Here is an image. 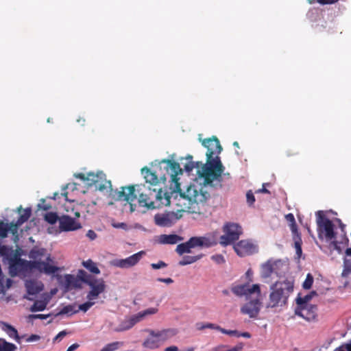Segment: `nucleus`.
<instances>
[{
  "label": "nucleus",
  "mask_w": 351,
  "mask_h": 351,
  "mask_svg": "<svg viewBox=\"0 0 351 351\" xmlns=\"http://www.w3.org/2000/svg\"><path fill=\"white\" fill-rule=\"evenodd\" d=\"M165 165L164 169L165 173H160V180L166 181L167 176L170 178V192H165L162 201V206H172L177 212H183L190 209L194 204L204 203L210 194L202 189L198 191L195 185H189L186 191H182L179 182L178 175L182 173V170L178 162L171 160L164 159L160 165ZM162 169V166L160 167Z\"/></svg>",
  "instance_id": "nucleus-1"
},
{
  "label": "nucleus",
  "mask_w": 351,
  "mask_h": 351,
  "mask_svg": "<svg viewBox=\"0 0 351 351\" xmlns=\"http://www.w3.org/2000/svg\"><path fill=\"white\" fill-rule=\"evenodd\" d=\"M200 141L202 145L207 149L206 154L207 160L206 163L202 166V170L198 171V173L201 178H204V184L213 186L215 180L221 182V174L225 169L220 158L217 156L213 158L214 154L221 153L222 147L219 139L215 136L203 140L200 139Z\"/></svg>",
  "instance_id": "nucleus-2"
},
{
  "label": "nucleus",
  "mask_w": 351,
  "mask_h": 351,
  "mask_svg": "<svg viewBox=\"0 0 351 351\" xmlns=\"http://www.w3.org/2000/svg\"><path fill=\"white\" fill-rule=\"evenodd\" d=\"M136 191L139 195L138 202L140 206L150 209L159 208L162 206L163 197L165 192L161 189H146L145 186H137ZM117 197L119 201L128 202L132 209V202L137 199L136 189L134 185L128 187H122L121 191H117Z\"/></svg>",
  "instance_id": "nucleus-3"
},
{
  "label": "nucleus",
  "mask_w": 351,
  "mask_h": 351,
  "mask_svg": "<svg viewBox=\"0 0 351 351\" xmlns=\"http://www.w3.org/2000/svg\"><path fill=\"white\" fill-rule=\"evenodd\" d=\"M234 294L238 296H245L247 299L252 295L255 298L250 300L241 307V313L243 315H247L250 318L256 319L261 308V289L257 284L250 285L244 284L235 286L232 288Z\"/></svg>",
  "instance_id": "nucleus-4"
},
{
  "label": "nucleus",
  "mask_w": 351,
  "mask_h": 351,
  "mask_svg": "<svg viewBox=\"0 0 351 351\" xmlns=\"http://www.w3.org/2000/svg\"><path fill=\"white\" fill-rule=\"evenodd\" d=\"M10 271L12 276L21 272L38 270L45 274H53L60 271V267L51 265L49 263L38 261H27L14 254L9 258Z\"/></svg>",
  "instance_id": "nucleus-5"
},
{
  "label": "nucleus",
  "mask_w": 351,
  "mask_h": 351,
  "mask_svg": "<svg viewBox=\"0 0 351 351\" xmlns=\"http://www.w3.org/2000/svg\"><path fill=\"white\" fill-rule=\"evenodd\" d=\"M269 300L267 308H274L285 305L290 294L293 291V282L289 280L278 281L273 284L271 287Z\"/></svg>",
  "instance_id": "nucleus-6"
},
{
  "label": "nucleus",
  "mask_w": 351,
  "mask_h": 351,
  "mask_svg": "<svg viewBox=\"0 0 351 351\" xmlns=\"http://www.w3.org/2000/svg\"><path fill=\"white\" fill-rule=\"evenodd\" d=\"M74 176L83 181L86 186L95 187V190L101 192L112 191L111 182L107 180L106 174L102 171L88 172L86 174L77 173H75Z\"/></svg>",
  "instance_id": "nucleus-7"
},
{
  "label": "nucleus",
  "mask_w": 351,
  "mask_h": 351,
  "mask_svg": "<svg viewBox=\"0 0 351 351\" xmlns=\"http://www.w3.org/2000/svg\"><path fill=\"white\" fill-rule=\"evenodd\" d=\"M316 222L318 237L320 239L331 241L336 239L335 226L332 221L326 217L323 211L319 210L316 213Z\"/></svg>",
  "instance_id": "nucleus-8"
},
{
  "label": "nucleus",
  "mask_w": 351,
  "mask_h": 351,
  "mask_svg": "<svg viewBox=\"0 0 351 351\" xmlns=\"http://www.w3.org/2000/svg\"><path fill=\"white\" fill-rule=\"evenodd\" d=\"M224 234L219 238V243L222 246H227L234 243L243 234L242 227L237 223L227 222L223 226Z\"/></svg>",
  "instance_id": "nucleus-9"
},
{
  "label": "nucleus",
  "mask_w": 351,
  "mask_h": 351,
  "mask_svg": "<svg viewBox=\"0 0 351 351\" xmlns=\"http://www.w3.org/2000/svg\"><path fill=\"white\" fill-rule=\"evenodd\" d=\"M234 250L241 257L252 255L258 252V246L249 240H241L234 245Z\"/></svg>",
  "instance_id": "nucleus-10"
},
{
  "label": "nucleus",
  "mask_w": 351,
  "mask_h": 351,
  "mask_svg": "<svg viewBox=\"0 0 351 351\" xmlns=\"http://www.w3.org/2000/svg\"><path fill=\"white\" fill-rule=\"evenodd\" d=\"M91 288L90 291L88 293L86 298L88 300H93L98 298V296L104 293L106 289V284L102 278H95L90 282L88 285Z\"/></svg>",
  "instance_id": "nucleus-11"
},
{
  "label": "nucleus",
  "mask_w": 351,
  "mask_h": 351,
  "mask_svg": "<svg viewBox=\"0 0 351 351\" xmlns=\"http://www.w3.org/2000/svg\"><path fill=\"white\" fill-rule=\"evenodd\" d=\"M143 251L137 252L124 259H117L113 261L112 265L120 268H129L136 265L142 258Z\"/></svg>",
  "instance_id": "nucleus-12"
},
{
  "label": "nucleus",
  "mask_w": 351,
  "mask_h": 351,
  "mask_svg": "<svg viewBox=\"0 0 351 351\" xmlns=\"http://www.w3.org/2000/svg\"><path fill=\"white\" fill-rule=\"evenodd\" d=\"M317 306L315 305L297 306L295 309V314L310 322L316 317Z\"/></svg>",
  "instance_id": "nucleus-13"
},
{
  "label": "nucleus",
  "mask_w": 351,
  "mask_h": 351,
  "mask_svg": "<svg viewBox=\"0 0 351 351\" xmlns=\"http://www.w3.org/2000/svg\"><path fill=\"white\" fill-rule=\"evenodd\" d=\"M192 248L209 247L215 245L217 242L214 237H193L189 239Z\"/></svg>",
  "instance_id": "nucleus-14"
},
{
  "label": "nucleus",
  "mask_w": 351,
  "mask_h": 351,
  "mask_svg": "<svg viewBox=\"0 0 351 351\" xmlns=\"http://www.w3.org/2000/svg\"><path fill=\"white\" fill-rule=\"evenodd\" d=\"M59 228L62 231H73L81 228L79 222L68 215H62L59 219Z\"/></svg>",
  "instance_id": "nucleus-15"
},
{
  "label": "nucleus",
  "mask_w": 351,
  "mask_h": 351,
  "mask_svg": "<svg viewBox=\"0 0 351 351\" xmlns=\"http://www.w3.org/2000/svg\"><path fill=\"white\" fill-rule=\"evenodd\" d=\"M25 288L29 295H36L43 290L44 285L42 282L35 280H27Z\"/></svg>",
  "instance_id": "nucleus-16"
},
{
  "label": "nucleus",
  "mask_w": 351,
  "mask_h": 351,
  "mask_svg": "<svg viewBox=\"0 0 351 351\" xmlns=\"http://www.w3.org/2000/svg\"><path fill=\"white\" fill-rule=\"evenodd\" d=\"M62 284L64 287L66 291H69L72 289L81 288V284L77 277L72 274H66L64 276V282Z\"/></svg>",
  "instance_id": "nucleus-17"
},
{
  "label": "nucleus",
  "mask_w": 351,
  "mask_h": 351,
  "mask_svg": "<svg viewBox=\"0 0 351 351\" xmlns=\"http://www.w3.org/2000/svg\"><path fill=\"white\" fill-rule=\"evenodd\" d=\"M174 215V213L172 214H158L154 217L155 223L156 225L163 227H169L171 226L173 223L172 219V215Z\"/></svg>",
  "instance_id": "nucleus-18"
},
{
  "label": "nucleus",
  "mask_w": 351,
  "mask_h": 351,
  "mask_svg": "<svg viewBox=\"0 0 351 351\" xmlns=\"http://www.w3.org/2000/svg\"><path fill=\"white\" fill-rule=\"evenodd\" d=\"M141 173L145 179L147 183H149L152 186H156L159 183L160 179L156 172L152 171L148 167H144L141 169Z\"/></svg>",
  "instance_id": "nucleus-19"
},
{
  "label": "nucleus",
  "mask_w": 351,
  "mask_h": 351,
  "mask_svg": "<svg viewBox=\"0 0 351 351\" xmlns=\"http://www.w3.org/2000/svg\"><path fill=\"white\" fill-rule=\"evenodd\" d=\"M183 238L179 235L172 234H161L158 237V242L160 244H176L182 241Z\"/></svg>",
  "instance_id": "nucleus-20"
},
{
  "label": "nucleus",
  "mask_w": 351,
  "mask_h": 351,
  "mask_svg": "<svg viewBox=\"0 0 351 351\" xmlns=\"http://www.w3.org/2000/svg\"><path fill=\"white\" fill-rule=\"evenodd\" d=\"M2 330L10 337L14 339L17 343H21V337L19 336L17 330L7 322L1 323Z\"/></svg>",
  "instance_id": "nucleus-21"
},
{
  "label": "nucleus",
  "mask_w": 351,
  "mask_h": 351,
  "mask_svg": "<svg viewBox=\"0 0 351 351\" xmlns=\"http://www.w3.org/2000/svg\"><path fill=\"white\" fill-rule=\"evenodd\" d=\"M149 336L145 340L143 346L149 349H156L158 348L160 343L155 335V331L149 330Z\"/></svg>",
  "instance_id": "nucleus-22"
},
{
  "label": "nucleus",
  "mask_w": 351,
  "mask_h": 351,
  "mask_svg": "<svg viewBox=\"0 0 351 351\" xmlns=\"http://www.w3.org/2000/svg\"><path fill=\"white\" fill-rule=\"evenodd\" d=\"M18 212L20 213V216L16 220V222H18V224H21L22 226L29 219L32 214V210L30 208L23 209L21 206L18 208Z\"/></svg>",
  "instance_id": "nucleus-23"
},
{
  "label": "nucleus",
  "mask_w": 351,
  "mask_h": 351,
  "mask_svg": "<svg viewBox=\"0 0 351 351\" xmlns=\"http://www.w3.org/2000/svg\"><path fill=\"white\" fill-rule=\"evenodd\" d=\"M174 335V330L172 329H165L155 332V335L156 336L160 344L162 342L166 341L170 337L173 336Z\"/></svg>",
  "instance_id": "nucleus-24"
},
{
  "label": "nucleus",
  "mask_w": 351,
  "mask_h": 351,
  "mask_svg": "<svg viewBox=\"0 0 351 351\" xmlns=\"http://www.w3.org/2000/svg\"><path fill=\"white\" fill-rule=\"evenodd\" d=\"M293 239L294 241V247L295 248L296 254L298 258H300L302 254V241L300 232L293 233Z\"/></svg>",
  "instance_id": "nucleus-25"
},
{
  "label": "nucleus",
  "mask_w": 351,
  "mask_h": 351,
  "mask_svg": "<svg viewBox=\"0 0 351 351\" xmlns=\"http://www.w3.org/2000/svg\"><path fill=\"white\" fill-rule=\"evenodd\" d=\"M202 256V254H199L196 256H184L182 260L179 261L178 265L180 266H184L186 265L192 264L193 263H195L198 260L201 259Z\"/></svg>",
  "instance_id": "nucleus-26"
},
{
  "label": "nucleus",
  "mask_w": 351,
  "mask_h": 351,
  "mask_svg": "<svg viewBox=\"0 0 351 351\" xmlns=\"http://www.w3.org/2000/svg\"><path fill=\"white\" fill-rule=\"evenodd\" d=\"M191 246L189 241L185 243H180L177 245L176 252L180 255L182 256L186 253L191 252Z\"/></svg>",
  "instance_id": "nucleus-27"
},
{
  "label": "nucleus",
  "mask_w": 351,
  "mask_h": 351,
  "mask_svg": "<svg viewBox=\"0 0 351 351\" xmlns=\"http://www.w3.org/2000/svg\"><path fill=\"white\" fill-rule=\"evenodd\" d=\"M132 320L133 318L132 316L128 319H125L121 323L119 328L116 329V331L121 332L132 328L136 324L135 322H134Z\"/></svg>",
  "instance_id": "nucleus-28"
},
{
  "label": "nucleus",
  "mask_w": 351,
  "mask_h": 351,
  "mask_svg": "<svg viewBox=\"0 0 351 351\" xmlns=\"http://www.w3.org/2000/svg\"><path fill=\"white\" fill-rule=\"evenodd\" d=\"M77 278L78 279L79 282L82 281L86 285H88L90 282L95 279L94 277L87 274V272L83 269L78 270L77 274Z\"/></svg>",
  "instance_id": "nucleus-29"
},
{
  "label": "nucleus",
  "mask_w": 351,
  "mask_h": 351,
  "mask_svg": "<svg viewBox=\"0 0 351 351\" xmlns=\"http://www.w3.org/2000/svg\"><path fill=\"white\" fill-rule=\"evenodd\" d=\"M82 265L90 272L99 274H100V270L97 267L95 263H94L91 259H88L86 261L82 262Z\"/></svg>",
  "instance_id": "nucleus-30"
},
{
  "label": "nucleus",
  "mask_w": 351,
  "mask_h": 351,
  "mask_svg": "<svg viewBox=\"0 0 351 351\" xmlns=\"http://www.w3.org/2000/svg\"><path fill=\"white\" fill-rule=\"evenodd\" d=\"M75 304H69L67 306H64L59 313H58L56 316H58L60 315H72L78 313V310L75 309Z\"/></svg>",
  "instance_id": "nucleus-31"
},
{
  "label": "nucleus",
  "mask_w": 351,
  "mask_h": 351,
  "mask_svg": "<svg viewBox=\"0 0 351 351\" xmlns=\"http://www.w3.org/2000/svg\"><path fill=\"white\" fill-rule=\"evenodd\" d=\"M16 346L5 339L0 338V351H16Z\"/></svg>",
  "instance_id": "nucleus-32"
},
{
  "label": "nucleus",
  "mask_w": 351,
  "mask_h": 351,
  "mask_svg": "<svg viewBox=\"0 0 351 351\" xmlns=\"http://www.w3.org/2000/svg\"><path fill=\"white\" fill-rule=\"evenodd\" d=\"M287 221L289 223L290 229L293 233L299 232L298 230V226L295 220L294 215L292 213H289L285 215Z\"/></svg>",
  "instance_id": "nucleus-33"
},
{
  "label": "nucleus",
  "mask_w": 351,
  "mask_h": 351,
  "mask_svg": "<svg viewBox=\"0 0 351 351\" xmlns=\"http://www.w3.org/2000/svg\"><path fill=\"white\" fill-rule=\"evenodd\" d=\"M44 219L47 222L53 225L55 224L58 221H59L60 217L56 213L49 212L45 215Z\"/></svg>",
  "instance_id": "nucleus-34"
},
{
  "label": "nucleus",
  "mask_w": 351,
  "mask_h": 351,
  "mask_svg": "<svg viewBox=\"0 0 351 351\" xmlns=\"http://www.w3.org/2000/svg\"><path fill=\"white\" fill-rule=\"evenodd\" d=\"M351 274V260L345 258L343 260V269L341 273L343 278H347Z\"/></svg>",
  "instance_id": "nucleus-35"
},
{
  "label": "nucleus",
  "mask_w": 351,
  "mask_h": 351,
  "mask_svg": "<svg viewBox=\"0 0 351 351\" xmlns=\"http://www.w3.org/2000/svg\"><path fill=\"white\" fill-rule=\"evenodd\" d=\"M21 226V225L18 224V222L16 221H12L10 223H8V232H10L16 239H18L19 237L18 230Z\"/></svg>",
  "instance_id": "nucleus-36"
},
{
  "label": "nucleus",
  "mask_w": 351,
  "mask_h": 351,
  "mask_svg": "<svg viewBox=\"0 0 351 351\" xmlns=\"http://www.w3.org/2000/svg\"><path fill=\"white\" fill-rule=\"evenodd\" d=\"M312 299L311 294H307L304 297L298 296L296 298L297 306H309L308 302Z\"/></svg>",
  "instance_id": "nucleus-37"
},
{
  "label": "nucleus",
  "mask_w": 351,
  "mask_h": 351,
  "mask_svg": "<svg viewBox=\"0 0 351 351\" xmlns=\"http://www.w3.org/2000/svg\"><path fill=\"white\" fill-rule=\"evenodd\" d=\"M273 272V265L270 261H267L263 265L262 273L264 277H269Z\"/></svg>",
  "instance_id": "nucleus-38"
},
{
  "label": "nucleus",
  "mask_w": 351,
  "mask_h": 351,
  "mask_svg": "<svg viewBox=\"0 0 351 351\" xmlns=\"http://www.w3.org/2000/svg\"><path fill=\"white\" fill-rule=\"evenodd\" d=\"M47 304L43 301L37 300L31 306L30 311L32 312L42 311L46 308Z\"/></svg>",
  "instance_id": "nucleus-39"
},
{
  "label": "nucleus",
  "mask_w": 351,
  "mask_h": 351,
  "mask_svg": "<svg viewBox=\"0 0 351 351\" xmlns=\"http://www.w3.org/2000/svg\"><path fill=\"white\" fill-rule=\"evenodd\" d=\"M44 251L45 250L44 249H32L30 252H29V256L30 258L32 259H34V261H36L37 258L41 257L43 256L44 254Z\"/></svg>",
  "instance_id": "nucleus-40"
},
{
  "label": "nucleus",
  "mask_w": 351,
  "mask_h": 351,
  "mask_svg": "<svg viewBox=\"0 0 351 351\" xmlns=\"http://www.w3.org/2000/svg\"><path fill=\"white\" fill-rule=\"evenodd\" d=\"M192 156H189L186 158V160H189V161L184 165V169L187 172H191L196 166L197 167H198V162L195 165L194 162L192 161Z\"/></svg>",
  "instance_id": "nucleus-41"
},
{
  "label": "nucleus",
  "mask_w": 351,
  "mask_h": 351,
  "mask_svg": "<svg viewBox=\"0 0 351 351\" xmlns=\"http://www.w3.org/2000/svg\"><path fill=\"white\" fill-rule=\"evenodd\" d=\"M8 223H4L3 221H0V237L1 239H5L8 237Z\"/></svg>",
  "instance_id": "nucleus-42"
},
{
  "label": "nucleus",
  "mask_w": 351,
  "mask_h": 351,
  "mask_svg": "<svg viewBox=\"0 0 351 351\" xmlns=\"http://www.w3.org/2000/svg\"><path fill=\"white\" fill-rule=\"evenodd\" d=\"M313 283V277L311 274L306 275V278L303 282L302 287L304 289H310Z\"/></svg>",
  "instance_id": "nucleus-43"
},
{
  "label": "nucleus",
  "mask_w": 351,
  "mask_h": 351,
  "mask_svg": "<svg viewBox=\"0 0 351 351\" xmlns=\"http://www.w3.org/2000/svg\"><path fill=\"white\" fill-rule=\"evenodd\" d=\"M95 304V302H93V300H88V302H86L82 304H80L78 306V312L80 311H82L83 312H86L91 306H93Z\"/></svg>",
  "instance_id": "nucleus-44"
},
{
  "label": "nucleus",
  "mask_w": 351,
  "mask_h": 351,
  "mask_svg": "<svg viewBox=\"0 0 351 351\" xmlns=\"http://www.w3.org/2000/svg\"><path fill=\"white\" fill-rule=\"evenodd\" d=\"M119 342H113L107 344L104 346L101 351H114L118 349Z\"/></svg>",
  "instance_id": "nucleus-45"
},
{
  "label": "nucleus",
  "mask_w": 351,
  "mask_h": 351,
  "mask_svg": "<svg viewBox=\"0 0 351 351\" xmlns=\"http://www.w3.org/2000/svg\"><path fill=\"white\" fill-rule=\"evenodd\" d=\"M311 4L318 3L321 5L333 4L338 2L339 0H307Z\"/></svg>",
  "instance_id": "nucleus-46"
},
{
  "label": "nucleus",
  "mask_w": 351,
  "mask_h": 351,
  "mask_svg": "<svg viewBox=\"0 0 351 351\" xmlns=\"http://www.w3.org/2000/svg\"><path fill=\"white\" fill-rule=\"evenodd\" d=\"M132 317L133 318L132 321H134L135 324L140 322L141 321L143 320L145 318V314L143 311L138 312L135 315H133Z\"/></svg>",
  "instance_id": "nucleus-47"
},
{
  "label": "nucleus",
  "mask_w": 351,
  "mask_h": 351,
  "mask_svg": "<svg viewBox=\"0 0 351 351\" xmlns=\"http://www.w3.org/2000/svg\"><path fill=\"white\" fill-rule=\"evenodd\" d=\"M132 317L133 318L132 321H134L135 324L140 322L141 321L143 320L145 318V314L143 311L138 312L135 315H133Z\"/></svg>",
  "instance_id": "nucleus-48"
},
{
  "label": "nucleus",
  "mask_w": 351,
  "mask_h": 351,
  "mask_svg": "<svg viewBox=\"0 0 351 351\" xmlns=\"http://www.w3.org/2000/svg\"><path fill=\"white\" fill-rule=\"evenodd\" d=\"M221 332L230 336H236L239 337V331L237 330H227L221 328Z\"/></svg>",
  "instance_id": "nucleus-49"
},
{
  "label": "nucleus",
  "mask_w": 351,
  "mask_h": 351,
  "mask_svg": "<svg viewBox=\"0 0 351 351\" xmlns=\"http://www.w3.org/2000/svg\"><path fill=\"white\" fill-rule=\"evenodd\" d=\"M145 317L149 315H154L158 312V308L156 307H152L143 311Z\"/></svg>",
  "instance_id": "nucleus-50"
},
{
  "label": "nucleus",
  "mask_w": 351,
  "mask_h": 351,
  "mask_svg": "<svg viewBox=\"0 0 351 351\" xmlns=\"http://www.w3.org/2000/svg\"><path fill=\"white\" fill-rule=\"evenodd\" d=\"M246 199H247V202L248 203L249 205H252L254 203L255 197H254L253 193L251 191H249L247 192Z\"/></svg>",
  "instance_id": "nucleus-51"
},
{
  "label": "nucleus",
  "mask_w": 351,
  "mask_h": 351,
  "mask_svg": "<svg viewBox=\"0 0 351 351\" xmlns=\"http://www.w3.org/2000/svg\"><path fill=\"white\" fill-rule=\"evenodd\" d=\"M167 265L162 261H160L157 263H152L151 264V267L154 269H161L163 267H166Z\"/></svg>",
  "instance_id": "nucleus-52"
},
{
  "label": "nucleus",
  "mask_w": 351,
  "mask_h": 351,
  "mask_svg": "<svg viewBox=\"0 0 351 351\" xmlns=\"http://www.w3.org/2000/svg\"><path fill=\"white\" fill-rule=\"evenodd\" d=\"M51 315V314L44 315V314H32L29 315V317L30 319H45L47 317H49Z\"/></svg>",
  "instance_id": "nucleus-53"
},
{
  "label": "nucleus",
  "mask_w": 351,
  "mask_h": 351,
  "mask_svg": "<svg viewBox=\"0 0 351 351\" xmlns=\"http://www.w3.org/2000/svg\"><path fill=\"white\" fill-rule=\"evenodd\" d=\"M211 258L213 261H214L215 262H216L218 264H221L225 262L223 256L220 254L213 255L211 257Z\"/></svg>",
  "instance_id": "nucleus-54"
},
{
  "label": "nucleus",
  "mask_w": 351,
  "mask_h": 351,
  "mask_svg": "<svg viewBox=\"0 0 351 351\" xmlns=\"http://www.w3.org/2000/svg\"><path fill=\"white\" fill-rule=\"evenodd\" d=\"M206 328L217 330L219 332H221V326L216 325L215 324H212V323H206Z\"/></svg>",
  "instance_id": "nucleus-55"
},
{
  "label": "nucleus",
  "mask_w": 351,
  "mask_h": 351,
  "mask_svg": "<svg viewBox=\"0 0 351 351\" xmlns=\"http://www.w3.org/2000/svg\"><path fill=\"white\" fill-rule=\"evenodd\" d=\"M268 185H269V183H264L263 184V187L261 189L256 190L255 193H264L270 194L269 191L266 189V186H268Z\"/></svg>",
  "instance_id": "nucleus-56"
},
{
  "label": "nucleus",
  "mask_w": 351,
  "mask_h": 351,
  "mask_svg": "<svg viewBox=\"0 0 351 351\" xmlns=\"http://www.w3.org/2000/svg\"><path fill=\"white\" fill-rule=\"evenodd\" d=\"M86 236L91 240H94L96 239L97 237V234L95 232V231L92 230H89L87 233H86Z\"/></svg>",
  "instance_id": "nucleus-57"
},
{
  "label": "nucleus",
  "mask_w": 351,
  "mask_h": 351,
  "mask_svg": "<svg viewBox=\"0 0 351 351\" xmlns=\"http://www.w3.org/2000/svg\"><path fill=\"white\" fill-rule=\"evenodd\" d=\"M40 339V336L37 335H32L27 339V342L34 341Z\"/></svg>",
  "instance_id": "nucleus-58"
},
{
  "label": "nucleus",
  "mask_w": 351,
  "mask_h": 351,
  "mask_svg": "<svg viewBox=\"0 0 351 351\" xmlns=\"http://www.w3.org/2000/svg\"><path fill=\"white\" fill-rule=\"evenodd\" d=\"M66 335V332L63 330L60 332L54 338L53 341H56L57 340H60L62 338H63Z\"/></svg>",
  "instance_id": "nucleus-59"
},
{
  "label": "nucleus",
  "mask_w": 351,
  "mask_h": 351,
  "mask_svg": "<svg viewBox=\"0 0 351 351\" xmlns=\"http://www.w3.org/2000/svg\"><path fill=\"white\" fill-rule=\"evenodd\" d=\"M196 328L199 330H202L204 329H206V323H202V322H199V323H197L196 324Z\"/></svg>",
  "instance_id": "nucleus-60"
},
{
  "label": "nucleus",
  "mask_w": 351,
  "mask_h": 351,
  "mask_svg": "<svg viewBox=\"0 0 351 351\" xmlns=\"http://www.w3.org/2000/svg\"><path fill=\"white\" fill-rule=\"evenodd\" d=\"M113 226L117 228L125 229L127 228V224L125 223H118L113 224Z\"/></svg>",
  "instance_id": "nucleus-61"
},
{
  "label": "nucleus",
  "mask_w": 351,
  "mask_h": 351,
  "mask_svg": "<svg viewBox=\"0 0 351 351\" xmlns=\"http://www.w3.org/2000/svg\"><path fill=\"white\" fill-rule=\"evenodd\" d=\"M158 280L160 281V282L167 283V284H170V283H172L173 282V280L171 278H158Z\"/></svg>",
  "instance_id": "nucleus-62"
},
{
  "label": "nucleus",
  "mask_w": 351,
  "mask_h": 351,
  "mask_svg": "<svg viewBox=\"0 0 351 351\" xmlns=\"http://www.w3.org/2000/svg\"><path fill=\"white\" fill-rule=\"evenodd\" d=\"M79 347V345L77 343H73L71 346H70L66 351H74Z\"/></svg>",
  "instance_id": "nucleus-63"
},
{
  "label": "nucleus",
  "mask_w": 351,
  "mask_h": 351,
  "mask_svg": "<svg viewBox=\"0 0 351 351\" xmlns=\"http://www.w3.org/2000/svg\"><path fill=\"white\" fill-rule=\"evenodd\" d=\"M178 347L176 346H170V347H168L167 348L165 351H178Z\"/></svg>",
  "instance_id": "nucleus-64"
}]
</instances>
